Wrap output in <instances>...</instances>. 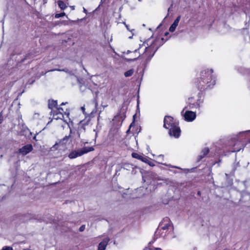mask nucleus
<instances>
[{"label": "nucleus", "instance_id": "15", "mask_svg": "<svg viewBox=\"0 0 250 250\" xmlns=\"http://www.w3.org/2000/svg\"><path fill=\"white\" fill-rule=\"evenodd\" d=\"M59 7L62 9L64 10L67 7L66 3L61 0H59L57 2Z\"/></svg>", "mask_w": 250, "mask_h": 250}, {"label": "nucleus", "instance_id": "32", "mask_svg": "<svg viewBox=\"0 0 250 250\" xmlns=\"http://www.w3.org/2000/svg\"><path fill=\"white\" fill-rule=\"evenodd\" d=\"M81 109H82V110L83 111V113H84V110H85V108H84V106H82V107H81Z\"/></svg>", "mask_w": 250, "mask_h": 250}, {"label": "nucleus", "instance_id": "19", "mask_svg": "<svg viewBox=\"0 0 250 250\" xmlns=\"http://www.w3.org/2000/svg\"><path fill=\"white\" fill-rule=\"evenodd\" d=\"M70 137V135H69L68 136H65L60 141V143L62 144L66 143L69 141Z\"/></svg>", "mask_w": 250, "mask_h": 250}, {"label": "nucleus", "instance_id": "37", "mask_svg": "<svg viewBox=\"0 0 250 250\" xmlns=\"http://www.w3.org/2000/svg\"><path fill=\"white\" fill-rule=\"evenodd\" d=\"M66 103H62L61 104V105H64V104H65Z\"/></svg>", "mask_w": 250, "mask_h": 250}, {"label": "nucleus", "instance_id": "35", "mask_svg": "<svg viewBox=\"0 0 250 250\" xmlns=\"http://www.w3.org/2000/svg\"><path fill=\"white\" fill-rule=\"evenodd\" d=\"M125 26H126V27L127 29L129 30V28H128V25H126V24H125Z\"/></svg>", "mask_w": 250, "mask_h": 250}, {"label": "nucleus", "instance_id": "9", "mask_svg": "<svg viewBox=\"0 0 250 250\" xmlns=\"http://www.w3.org/2000/svg\"><path fill=\"white\" fill-rule=\"evenodd\" d=\"M51 113L53 114V118L55 120L62 119L63 118V113L56 110H52Z\"/></svg>", "mask_w": 250, "mask_h": 250}, {"label": "nucleus", "instance_id": "18", "mask_svg": "<svg viewBox=\"0 0 250 250\" xmlns=\"http://www.w3.org/2000/svg\"><path fill=\"white\" fill-rule=\"evenodd\" d=\"M133 72H134V70L133 69H130L127 71H126L125 73H124V75L125 77H130L131 76V75H132V74H133Z\"/></svg>", "mask_w": 250, "mask_h": 250}, {"label": "nucleus", "instance_id": "40", "mask_svg": "<svg viewBox=\"0 0 250 250\" xmlns=\"http://www.w3.org/2000/svg\"><path fill=\"white\" fill-rule=\"evenodd\" d=\"M184 109L183 110V111L181 112V114H183L184 112Z\"/></svg>", "mask_w": 250, "mask_h": 250}, {"label": "nucleus", "instance_id": "21", "mask_svg": "<svg viewBox=\"0 0 250 250\" xmlns=\"http://www.w3.org/2000/svg\"><path fill=\"white\" fill-rule=\"evenodd\" d=\"M159 163L161 164H162L163 165L167 166L169 167H172V168H177V169H181V168L180 167H179L174 166H172L171 165H167L166 164H163L162 162H159Z\"/></svg>", "mask_w": 250, "mask_h": 250}, {"label": "nucleus", "instance_id": "42", "mask_svg": "<svg viewBox=\"0 0 250 250\" xmlns=\"http://www.w3.org/2000/svg\"><path fill=\"white\" fill-rule=\"evenodd\" d=\"M143 180H144V182H145V180H144V177H142Z\"/></svg>", "mask_w": 250, "mask_h": 250}, {"label": "nucleus", "instance_id": "3", "mask_svg": "<svg viewBox=\"0 0 250 250\" xmlns=\"http://www.w3.org/2000/svg\"><path fill=\"white\" fill-rule=\"evenodd\" d=\"M178 122L173 117L166 116L164 119V127L169 129V134L176 138L180 135L181 130L178 126Z\"/></svg>", "mask_w": 250, "mask_h": 250}, {"label": "nucleus", "instance_id": "11", "mask_svg": "<svg viewBox=\"0 0 250 250\" xmlns=\"http://www.w3.org/2000/svg\"><path fill=\"white\" fill-rule=\"evenodd\" d=\"M209 151V149L207 147L202 149L201 154L198 157V161H201L203 158H204L208 153Z\"/></svg>", "mask_w": 250, "mask_h": 250}, {"label": "nucleus", "instance_id": "24", "mask_svg": "<svg viewBox=\"0 0 250 250\" xmlns=\"http://www.w3.org/2000/svg\"><path fill=\"white\" fill-rule=\"evenodd\" d=\"M1 250H13V248L11 247L5 246L2 248Z\"/></svg>", "mask_w": 250, "mask_h": 250}, {"label": "nucleus", "instance_id": "38", "mask_svg": "<svg viewBox=\"0 0 250 250\" xmlns=\"http://www.w3.org/2000/svg\"><path fill=\"white\" fill-rule=\"evenodd\" d=\"M137 51L138 50L137 49H136L135 51H134V53H136L137 52Z\"/></svg>", "mask_w": 250, "mask_h": 250}, {"label": "nucleus", "instance_id": "7", "mask_svg": "<svg viewBox=\"0 0 250 250\" xmlns=\"http://www.w3.org/2000/svg\"><path fill=\"white\" fill-rule=\"evenodd\" d=\"M33 146L31 144H27L19 149V152L22 155H25L33 150Z\"/></svg>", "mask_w": 250, "mask_h": 250}, {"label": "nucleus", "instance_id": "47", "mask_svg": "<svg viewBox=\"0 0 250 250\" xmlns=\"http://www.w3.org/2000/svg\"><path fill=\"white\" fill-rule=\"evenodd\" d=\"M72 8L73 9H74V7H73H73H72Z\"/></svg>", "mask_w": 250, "mask_h": 250}, {"label": "nucleus", "instance_id": "34", "mask_svg": "<svg viewBox=\"0 0 250 250\" xmlns=\"http://www.w3.org/2000/svg\"><path fill=\"white\" fill-rule=\"evenodd\" d=\"M154 249L155 250H162L161 248H156Z\"/></svg>", "mask_w": 250, "mask_h": 250}, {"label": "nucleus", "instance_id": "14", "mask_svg": "<svg viewBox=\"0 0 250 250\" xmlns=\"http://www.w3.org/2000/svg\"><path fill=\"white\" fill-rule=\"evenodd\" d=\"M57 101H56V100H51V101L49 100V101L48 107L50 109H52L54 107L57 108Z\"/></svg>", "mask_w": 250, "mask_h": 250}, {"label": "nucleus", "instance_id": "2", "mask_svg": "<svg viewBox=\"0 0 250 250\" xmlns=\"http://www.w3.org/2000/svg\"><path fill=\"white\" fill-rule=\"evenodd\" d=\"M212 69H205L201 71L200 77L197 83L198 88L200 91H204L208 88L212 87L215 83L212 79Z\"/></svg>", "mask_w": 250, "mask_h": 250}, {"label": "nucleus", "instance_id": "27", "mask_svg": "<svg viewBox=\"0 0 250 250\" xmlns=\"http://www.w3.org/2000/svg\"><path fill=\"white\" fill-rule=\"evenodd\" d=\"M3 121V116L2 112L0 113V124L2 123Z\"/></svg>", "mask_w": 250, "mask_h": 250}, {"label": "nucleus", "instance_id": "13", "mask_svg": "<svg viewBox=\"0 0 250 250\" xmlns=\"http://www.w3.org/2000/svg\"><path fill=\"white\" fill-rule=\"evenodd\" d=\"M203 103L202 101L200 100H198L195 103H189V108H199L200 106V104Z\"/></svg>", "mask_w": 250, "mask_h": 250}, {"label": "nucleus", "instance_id": "26", "mask_svg": "<svg viewBox=\"0 0 250 250\" xmlns=\"http://www.w3.org/2000/svg\"><path fill=\"white\" fill-rule=\"evenodd\" d=\"M180 19H181V16H178L176 19L175 20V21H174V22H176L178 24L179 23V22L180 20Z\"/></svg>", "mask_w": 250, "mask_h": 250}, {"label": "nucleus", "instance_id": "16", "mask_svg": "<svg viewBox=\"0 0 250 250\" xmlns=\"http://www.w3.org/2000/svg\"><path fill=\"white\" fill-rule=\"evenodd\" d=\"M64 71L67 73H68V74H71V72L69 71V70L67 68H64V69H59V68H57V69H51V70H48L47 72H52V71Z\"/></svg>", "mask_w": 250, "mask_h": 250}, {"label": "nucleus", "instance_id": "1", "mask_svg": "<svg viewBox=\"0 0 250 250\" xmlns=\"http://www.w3.org/2000/svg\"><path fill=\"white\" fill-rule=\"evenodd\" d=\"M164 38L157 37L156 38H150L147 39L144 43L146 46V51L143 54V57H145L147 56L146 61L148 62L154 56V54L162 44H163Z\"/></svg>", "mask_w": 250, "mask_h": 250}, {"label": "nucleus", "instance_id": "22", "mask_svg": "<svg viewBox=\"0 0 250 250\" xmlns=\"http://www.w3.org/2000/svg\"><path fill=\"white\" fill-rule=\"evenodd\" d=\"M65 15V14L64 12H62V13H59V14H56L55 16V17L56 18H59L60 17H63Z\"/></svg>", "mask_w": 250, "mask_h": 250}, {"label": "nucleus", "instance_id": "4", "mask_svg": "<svg viewBox=\"0 0 250 250\" xmlns=\"http://www.w3.org/2000/svg\"><path fill=\"white\" fill-rule=\"evenodd\" d=\"M94 148L92 146L90 147H83L82 148L78 149L72 151L68 155V157L71 159H75L78 157L82 156L83 155L89 152L92 151Z\"/></svg>", "mask_w": 250, "mask_h": 250}, {"label": "nucleus", "instance_id": "41", "mask_svg": "<svg viewBox=\"0 0 250 250\" xmlns=\"http://www.w3.org/2000/svg\"><path fill=\"white\" fill-rule=\"evenodd\" d=\"M200 194V191H198V194L199 195Z\"/></svg>", "mask_w": 250, "mask_h": 250}, {"label": "nucleus", "instance_id": "17", "mask_svg": "<svg viewBox=\"0 0 250 250\" xmlns=\"http://www.w3.org/2000/svg\"><path fill=\"white\" fill-rule=\"evenodd\" d=\"M178 25V24L177 23L173 22L169 28V31L171 32L174 31Z\"/></svg>", "mask_w": 250, "mask_h": 250}, {"label": "nucleus", "instance_id": "30", "mask_svg": "<svg viewBox=\"0 0 250 250\" xmlns=\"http://www.w3.org/2000/svg\"><path fill=\"white\" fill-rule=\"evenodd\" d=\"M139 104V100H138V101H137V111H138V112H140Z\"/></svg>", "mask_w": 250, "mask_h": 250}, {"label": "nucleus", "instance_id": "23", "mask_svg": "<svg viewBox=\"0 0 250 250\" xmlns=\"http://www.w3.org/2000/svg\"><path fill=\"white\" fill-rule=\"evenodd\" d=\"M136 114H135V115H133V121L131 123V124L130 125V126H129V128H130L132 126H133L134 125V122H135V116H136ZM129 129L126 132L127 133L129 131Z\"/></svg>", "mask_w": 250, "mask_h": 250}, {"label": "nucleus", "instance_id": "25", "mask_svg": "<svg viewBox=\"0 0 250 250\" xmlns=\"http://www.w3.org/2000/svg\"><path fill=\"white\" fill-rule=\"evenodd\" d=\"M85 229V226L84 225H83L79 228V231L81 232L83 231Z\"/></svg>", "mask_w": 250, "mask_h": 250}, {"label": "nucleus", "instance_id": "48", "mask_svg": "<svg viewBox=\"0 0 250 250\" xmlns=\"http://www.w3.org/2000/svg\"><path fill=\"white\" fill-rule=\"evenodd\" d=\"M228 250V249H226V250Z\"/></svg>", "mask_w": 250, "mask_h": 250}, {"label": "nucleus", "instance_id": "39", "mask_svg": "<svg viewBox=\"0 0 250 250\" xmlns=\"http://www.w3.org/2000/svg\"><path fill=\"white\" fill-rule=\"evenodd\" d=\"M250 132V130L246 131H245L244 132Z\"/></svg>", "mask_w": 250, "mask_h": 250}, {"label": "nucleus", "instance_id": "31", "mask_svg": "<svg viewBox=\"0 0 250 250\" xmlns=\"http://www.w3.org/2000/svg\"><path fill=\"white\" fill-rule=\"evenodd\" d=\"M139 56H140V54H139V55H138V56L137 57H136V58H134V59H130V60H131V61H135V60H137V59Z\"/></svg>", "mask_w": 250, "mask_h": 250}, {"label": "nucleus", "instance_id": "43", "mask_svg": "<svg viewBox=\"0 0 250 250\" xmlns=\"http://www.w3.org/2000/svg\"><path fill=\"white\" fill-rule=\"evenodd\" d=\"M143 180H144V182H145V180H144V177H142Z\"/></svg>", "mask_w": 250, "mask_h": 250}, {"label": "nucleus", "instance_id": "36", "mask_svg": "<svg viewBox=\"0 0 250 250\" xmlns=\"http://www.w3.org/2000/svg\"><path fill=\"white\" fill-rule=\"evenodd\" d=\"M77 133H78V137L79 138L80 137V133L79 132H78Z\"/></svg>", "mask_w": 250, "mask_h": 250}, {"label": "nucleus", "instance_id": "33", "mask_svg": "<svg viewBox=\"0 0 250 250\" xmlns=\"http://www.w3.org/2000/svg\"><path fill=\"white\" fill-rule=\"evenodd\" d=\"M83 12L85 13H87V10H86V9L85 8H83Z\"/></svg>", "mask_w": 250, "mask_h": 250}, {"label": "nucleus", "instance_id": "44", "mask_svg": "<svg viewBox=\"0 0 250 250\" xmlns=\"http://www.w3.org/2000/svg\"><path fill=\"white\" fill-rule=\"evenodd\" d=\"M143 180H144V182H145V180H144V177H142Z\"/></svg>", "mask_w": 250, "mask_h": 250}, {"label": "nucleus", "instance_id": "20", "mask_svg": "<svg viewBox=\"0 0 250 250\" xmlns=\"http://www.w3.org/2000/svg\"><path fill=\"white\" fill-rule=\"evenodd\" d=\"M123 167L126 170H130L131 168H133L132 166L129 164H124Z\"/></svg>", "mask_w": 250, "mask_h": 250}, {"label": "nucleus", "instance_id": "28", "mask_svg": "<svg viewBox=\"0 0 250 250\" xmlns=\"http://www.w3.org/2000/svg\"><path fill=\"white\" fill-rule=\"evenodd\" d=\"M56 110H58V111H61V112H62H62H64V110H63V108H62V107H59V108L57 107Z\"/></svg>", "mask_w": 250, "mask_h": 250}, {"label": "nucleus", "instance_id": "12", "mask_svg": "<svg viewBox=\"0 0 250 250\" xmlns=\"http://www.w3.org/2000/svg\"><path fill=\"white\" fill-rule=\"evenodd\" d=\"M235 144L233 148L231 150V152H237L241 150L242 148V144L240 142L238 141H235Z\"/></svg>", "mask_w": 250, "mask_h": 250}, {"label": "nucleus", "instance_id": "45", "mask_svg": "<svg viewBox=\"0 0 250 250\" xmlns=\"http://www.w3.org/2000/svg\"><path fill=\"white\" fill-rule=\"evenodd\" d=\"M168 34V32H167V33H166V34H166V35H167V34Z\"/></svg>", "mask_w": 250, "mask_h": 250}, {"label": "nucleus", "instance_id": "8", "mask_svg": "<svg viewBox=\"0 0 250 250\" xmlns=\"http://www.w3.org/2000/svg\"><path fill=\"white\" fill-rule=\"evenodd\" d=\"M185 120L191 122L193 121L196 118V114L195 112L191 111H187L184 114Z\"/></svg>", "mask_w": 250, "mask_h": 250}, {"label": "nucleus", "instance_id": "46", "mask_svg": "<svg viewBox=\"0 0 250 250\" xmlns=\"http://www.w3.org/2000/svg\"><path fill=\"white\" fill-rule=\"evenodd\" d=\"M72 8L73 9H74V7H73H73H72Z\"/></svg>", "mask_w": 250, "mask_h": 250}, {"label": "nucleus", "instance_id": "5", "mask_svg": "<svg viewBox=\"0 0 250 250\" xmlns=\"http://www.w3.org/2000/svg\"><path fill=\"white\" fill-rule=\"evenodd\" d=\"M131 156L133 158L140 160L142 162L148 164L149 166L151 167H154L155 166L153 162L149 161L146 156L140 155L138 153L135 152L132 153Z\"/></svg>", "mask_w": 250, "mask_h": 250}, {"label": "nucleus", "instance_id": "10", "mask_svg": "<svg viewBox=\"0 0 250 250\" xmlns=\"http://www.w3.org/2000/svg\"><path fill=\"white\" fill-rule=\"evenodd\" d=\"M109 241V238H104L101 243H99L98 246V250H105Z\"/></svg>", "mask_w": 250, "mask_h": 250}, {"label": "nucleus", "instance_id": "6", "mask_svg": "<svg viewBox=\"0 0 250 250\" xmlns=\"http://www.w3.org/2000/svg\"><path fill=\"white\" fill-rule=\"evenodd\" d=\"M171 222L168 217H165L163 219V221L160 223L159 229L163 230H167L171 227Z\"/></svg>", "mask_w": 250, "mask_h": 250}, {"label": "nucleus", "instance_id": "29", "mask_svg": "<svg viewBox=\"0 0 250 250\" xmlns=\"http://www.w3.org/2000/svg\"><path fill=\"white\" fill-rule=\"evenodd\" d=\"M157 157L158 158H160V159H161V160H164V155H163L161 154V155H158Z\"/></svg>", "mask_w": 250, "mask_h": 250}]
</instances>
